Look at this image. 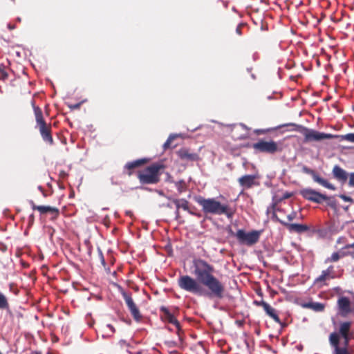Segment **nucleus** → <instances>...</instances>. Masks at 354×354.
Segmentation results:
<instances>
[{"instance_id":"f257e3e1","label":"nucleus","mask_w":354,"mask_h":354,"mask_svg":"<svg viewBox=\"0 0 354 354\" xmlns=\"http://www.w3.org/2000/svg\"><path fill=\"white\" fill-rule=\"evenodd\" d=\"M192 264L196 279L189 275H182L178 279V287L197 296L209 299L223 298L225 286L214 275V266L200 258L193 259Z\"/></svg>"},{"instance_id":"f03ea898","label":"nucleus","mask_w":354,"mask_h":354,"mask_svg":"<svg viewBox=\"0 0 354 354\" xmlns=\"http://www.w3.org/2000/svg\"><path fill=\"white\" fill-rule=\"evenodd\" d=\"M195 201L202 207L203 212L207 214L225 215L227 218H232L235 209L227 204H222L214 198H205L203 196L196 197Z\"/></svg>"},{"instance_id":"7ed1b4c3","label":"nucleus","mask_w":354,"mask_h":354,"mask_svg":"<svg viewBox=\"0 0 354 354\" xmlns=\"http://www.w3.org/2000/svg\"><path fill=\"white\" fill-rule=\"evenodd\" d=\"M165 167L163 164L156 162L153 163L145 169L138 171L137 177L140 183L142 185L157 184L160 180Z\"/></svg>"},{"instance_id":"20e7f679","label":"nucleus","mask_w":354,"mask_h":354,"mask_svg":"<svg viewBox=\"0 0 354 354\" xmlns=\"http://www.w3.org/2000/svg\"><path fill=\"white\" fill-rule=\"evenodd\" d=\"M32 108L35 117L36 128L39 130L42 140L47 144L53 145L54 140L52 136L51 123L46 122L43 111L40 107L35 106V103H32Z\"/></svg>"},{"instance_id":"39448f33","label":"nucleus","mask_w":354,"mask_h":354,"mask_svg":"<svg viewBox=\"0 0 354 354\" xmlns=\"http://www.w3.org/2000/svg\"><path fill=\"white\" fill-rule=\"evenodd\" d=\"M285 126H293L295 127V130L301 133L304 136V142H308L312 141H320L324 139H332L335 138L339 137L338 135H333L330 133H325L323 132H319L313 129H308L301 125H297L295 124H287L283 125Z\"/></svg>"},{"instance_id":"423d86ee","label":"nucleus","mask_w":354,"mask_h":354,"mask_svg":"<svg viewBox=\"0 0 354 354\" xmlns=\"http://www.w3.org/2000/svg\"><path fill=\"white\" fill-rule=\"evenodd\" d=\"M252 148L256 152L272 155L281 152L283 150L282 145L273 140L261 139L252 145Z\"/></svg>"},{"instance_id":"0eeeda50","label":"nucleus","mask_w":354,"mask_h":354,"mask_svg":"<svg viewBox=\"0 0 354 354\" xmlns=\"http://www.w3.org/2000/svg\"><path fill=\"white\" fill-rule=\"evenodd\" d=\"M260 234L259 231L254 230L246 233L245 230L240 229L236 232L235 236L241 244L251 246L259 241Z\"/></svg>"},{"instance_id":"6e6552de","label":"nucleus","mask_w":354,"mask_h":354,"mask_svg":"<svg viewBox=\"0 0 354 354\" xmlns=\"http://www.w3.org/2000/svg\"><path fill=\"white\" fill-rule=\"evenodd\" d=\"M301 196L309 201L321 204L324 201H330L331 198L326 194L317 192L311 188L303 189L300 191Z\"/></svg>"},{"instance_id":"1a4fd4ad","label":"nucleus","mask_w":354,"mask_h":354,"mask_svg":"<svg viewBox=\"0 0 354 354\" xmlns=\"http://www.w3.org/2000/svg\"><path fill=\"white\" fill-rule=\"evenodd\" d=\"M121 295L123 299H124L125 303L133 318L137 322L140 321L142 319V315L138 306L133 300L132 294L131 292H128L124 291V290H122Z\"/></svg>"},{"instance_id":"9d476101","label":"nucleus","mask_w":354,"mask_h":354,"mask_svg":"<svg viewBox=\"0 0 354 354\" xmlns=\"http://www.w3.org/2000/svg\"><path fill=\"white\" fill-rule=\"evenodd\" d=\"M301 170L304 173L310 175L313 180L322 186L330 190L335 189V187L333 184L330 183L327 180L322 178L315 170L305 165L302 167Z\"/></svg>"},{"instance_id":"9b49d317","label":"nucleus","mask_w":354,"mask_h":354,"mask_svg":"<svg viewBox=\"0 0 354 354\" xmlns=\"http://www.w3.org/2000/svg\"><path fill=\"white\" fill-rule=\"evenodd\" d=\"M338 312L342 317H346L351 312L350 299L346 297H341L337 300Z\"/></svg>"},{"instance_id":"f8f14e48","label":"nucleus","mask_w":354,"mask_h":354,"mask_svg":"<svg viewBox=\"0 0 354 354\" xmlns=\"http://www.w3.org/2000/svg\"><path fill=\"white\" fill-rule=\"evenodd\" d=\"M160 310L161 313H162V319L164 321L174 325L177 329V333L179 335V332L181 330L179 322L176 319L174 315L169 311V310L167 307L161 306Z\"/></svg>"},{"instance_id":"ddd939ff","label":"nucleus","mask_w":354,"mask_h":354,"mask_svg":"<svg viewBox=\"0 0 354 354\" xmlns=\"http://www.w3.org/2000/svg\"><path fill=\"white\" fill-rule=\"evenodd\" d=\"M257 178V176L255 175H244L238 179V182L244 189H250L259 185Z\"/></svg>"},{"instance_id":"4468645a","label":"nucleus","mask_w":354,"mask_h":354,"mask_svg":"<svg viewBox=\"0 0 354 354\" xmlns=\"http://www.w3.org/2000/svg\"><path fill=\"white\" fill-rule=\"evenodd\" d=\"M277 220L280 223L284 225L290 232L301 233L308 230V227L306 225L289 223L288 222L283 221L279 218H277Z\"/></svg>"},{"instance_id":"2eb2a0df","label":"nucleus","mask_w":354,"mask_h":354,"mask_svg":"<svg viewBox=\"0 0 354 354\" xmlns=\"http://www.w3.org/2000/svg\"><path fill=\"white\" fill-rule=\"evenodd\" d=\"M332 174L335 179L344 184L346 182L349 174L339 165H335L332 170Z\"/></svg>"},{"instance_id":"dca6fc26","label":"nucleus","mask_w":354,"mask_h":354,"mask_svg":"<svg viewBox=\"0 0 354 354\" xmlns=\"http://www.w3.org/2000/svg\"><path fill=\"white\" fill-rule=\"evenodd\" d=\"M32 209L33 210H37L41 214H44L47 212H50L54 215L53 218H56L59 214V210L57 207H53L50 206L36 205L33 201H30Z\"/></svg>"},{"instance_id":"f3484780","label":"nucleus","mask_w":354,"mask_h":354,"mask_svg":"<svg viewBox=\"0 0 354 354\" xmlns=\"http://www.w3.org/2000/svg\"><path fill=\"white\" fill-rule=\"evenodd\" d=\"M178 157L183 160L187 161H196L198 156L195 153H191L189 149L183 148L177 151Z\"/></svg>"},{"instance_id":"a211bd4d","label":"nucleus","mask_w":354,"mask_h":354,"mask_svg":"<svg viewBox=\"0 0 354 354\" xmlns=\"http://www.w3.org/2000/svg\"><path fill=\"white\" fill-rule=\"evenodd\" d=\"M147 162H148V160L147 158H141V159H138V160L132 161V162H128L124 165V169L127 170V174L128 176H130L132 175L133 170L135 168H137L141 165H143L146 164Z\"/></svg>"},{"instance_id":"6ab92c4d","label":"nucleus","mask_w":354,"mask_h":354,"mask_svg":"<svg viewBox=\"0 0 354 354\" xmlns=\"http://www.w3.org/2000/svg\"><path fill=\"white\" fill-rule=\"evenodd\" d=\"M333 279H334L333 276H330L324 270H322L321 274L317 278H315L314 281V284L317 285L319 287H322L323 286H327L328 283H326V281Z\"/></svg>"},{"instance_id":"aec40b11","label":"nucleus","mask_w":354,"mask_h":354,"mask_svg":"<svg viewBox=\"0 0 354 354\" xmlns=\"http://www.w3.org/2000/svg\"><path fill=\"white\" fill-rule=\"evenodd\" d=\"M264 306H265V307L263 308V310H265L266 315H268L270 317H271L275 322L284 326V325L281 322L279 317L278 316L276 310L274 308H273L268 304H267L266 305H264Z\"/></svg>"},{"instance_id":"412c9836","label":"nucleus","mask_w":354,"mask_h":354,"mask_svg":"<svg viewBox=\"0 0 354 354\" xmlns=\"http://www.w3.org/2000/svg\"><path fill=\"white\" fill-rule=\"evenodd\" d=\"M173 203L176 205V214L177 218L179 216L180 208H183L184 210L189 209V203L185 199H174Z\"/></svg>"},{"instance_id":"4be33fe9","label":"nucleus","mask_w":354,"mask_h":354,"mask_svg":"<svg viewBox=\"0 0 354 354\" xmlns=\"http://www.w3.org/2000/svg\"><path fill=\"white\" fill-rule=\"evenodd\" d=\"M351 328V322H344L339 324V333L341 336H345L349 335V332Z\"/></svg>"},{"instance_id":"5701e85b","label":"nucleus","mask_w":354,"mask_h":354,"mask_svg":"<svg viewBox=\"0 0 354 354\" xmlns=\"http://www.w3.org/2000/svg\"><path fill=\"white\" fill-rule=\"evenodd\" d=\"M329 342L333 349L339 346V334L333 332L329 336Z\"/></svg>"},{"instance_id":"b1692460","label":"nucleus","mask_w":354,"mask_h":354,"mask_svg":"<svg viewBox=\"0 0 354 354\" xmlns=\"http://www.w3.org/2000/svg\"><path fill=\"white\" fill-rule=\"evenodd\" d=\"M305 306L317 312L323 311L324 310V305L318 302H310L306 304Z\"/></svg>"},{"instance_id":"393cba45","label":"nucleus","mask_w":354,"mask_h":354,"mask_svg":"<svg viewBox=\"0 0 354 354\" xmlns=\"http://www.w3.org/2000/svg\"><path fill=\"white\" fill-rule=\"evenodd\" d=\"M9 303L7 297L0 292V309H8Z\"/></svg>"},{"instance_id":"a878e982","label":"nucleus","mask_w":354,"mask_h":354,"mask_svg":"<svg viewBox=\"0 0 354 354\" xmlns=\"http://www.w3.org/2000/svg\"><path fill=\"white\" fill-rule=\"evenodd\" d=\"M176 187L179 193H183L187 189V185L184 180L175 182Z\"/></svg>"},{"instance_id":"bb28decb","label":"nucleus","mask_w":354,"mask_h":354,"mask_svg":"<svg viewBox=\"0 0 354 354\" xmlns=\"http://www.w3.org/2000/svg\"><path fill=\"white\" fill-rule=\"evenodd\" d=\"M339 254L337 252H333L330 257H327L324 260V263H334L337 262L339 260Z\"/></svg>"},{"instance_id":"cd10ccee","label":"nucleus","mask_w":354,"mask_h":354,"mask_svg":"<svg viewBox=\"0 0 354 354\" xmlns=\"http://www.w3.org/2000/svg\"><path fill=\"white\" fill-rule=\"evenodd\" d=\"M337 138H341V140H345L351 142H354V133H349L346 135L339 136Z\"/></svg>"},{"instance_id":"c85d7f7f","label":"nucleus","mask_w":354,"mask_h":354,"mask_svg":"<svg viewBox=\"0 0 354 354\" xmlns=\"http://www.w3.org/2000/svg\"><path fill=\"white\" fill-rule=\"evenodd\" d=\"M333 354H350L348 350L346 347H337L334 349Z\"/></svg>"},{"instance_id":"c756f323","label":"nucleus","mask_w":354,"mask_h":354,"mask_svg":"<svg viewBox=\"0 0 354 354\" xmlns=\"http://www.w3.org/2000/svg\"><path fill=\"white\" fill-rule=\"evenodd\" d=\"M326 272L329 274L330 276H333L334 279L337 277L335 270H334V266L330 265L329 266L326 270H324Z\"/></svg>"},{"instance_id":"7c9ffc66","label":"nucleus","mask_w":354,"mask_h":354,"mask_svg":"<svg viewBox=\"0 0 354 354\" xmlns=\"http://www.w3.org/2000/svg\"><path fill=\"white\" fill-rule=\"evenodd\" d=\"M344 339V347H346L347 348L348 346V344H349V341H350V335H346L345 336H342Z\"/></svg>"},{"instance_id":"2f4dec72","label":"nucleus","mask_w":354,"mask_h":354,"mask_svg":"<svg viewBox=\"0 0 354 354\" xmlns=\"http://www.w3.org/2000/svg\"><path fill=\"white\" fill-rule=\"evenodd\" d=\"M269 131V129H255L254 131V133H256L257 135L266 134Z\"/></svg>"},{"instance_id":"473e14b6","label":"nucleus","mask_w":354,"mask_h":354,"mask_svg":"<svg viewBox=\"0 0 354 354\" xmlns=\"http://www.w3.org/2000/svg\"><path fill=\"white\" fill-rule=\"evenodd\" d=\"M348 185L350 187H354V172L349 174Z\"/></svg>"},{"instance_id":"72a5a7b5","label":"nucleus","mask_w":354,"mask_h":354,"mask_svg":"<svg viewBox=\"0 0 354 354\" xmlns=\"http://www.w3.org/2000/svg\"><path fill=\"white\" fill-rule=\"evenodd\" d=\"M343 250L344 249H342V250H341L339 251H337V252L339 254V259L343 258V257H346V256H348V255H350L351 254L350 252H345Z\"/></svg>"},{"instance_id":"f704fd0d","label":"nucleus","mask_w":354,"mask_h":354,"mask_svg":"<svg viewBox=\"0 0 354 354\" xmlns=\"http://www.w3.org/2000/svg\"><path fill=\"white\" fill-rule=\"evenodd\" d=\"M268 303L264 301L263 300L261 301H254V304L257 306H261L263 308L265 307L264 305H266Z\"/></svg>"},{"instance_id":"c9c22d12","label":"nucleus","mask_w":354,"mask_h":354,"mask_svg":"<svg viewBox=\"0 0 354 354\" xmlns=\"http://www.w3.org/2000/svg\"><path fill=\"white\" fill-rule=\"evenodd\" d=\"M339 197L346 202H351L353 203V200L351 197L342 194L339 196Z\"/></svg>"},{"instance_id":"e433bc0d","label":"nucleus","mask_w":354,"mask_h":354,"mask_svg":"<svg viewBox=\"0 0 354 354\" xmlns=\"http://www.w3.org/2000/svg\"><path fill=\"white\" fill-rule=\"evenodd\" d=\"M172 140H173V138H171V136L169 137V138L167 140V141L164 143L163 147H164L165 149H166L169 147L171 142L172 141Z\"/></svg>"},{"instance_id":"4c0bfd02","label":"nucleus","mask_w":354,"mask_h":354,"mask_svg":"<svg viewBox=\"0 0 354 354\" xmlns=\"http://www.w3.org/2000/svg\"><path fill=\"white\" fill-rule=\"evenodd\" d=\"M99 257H100V262L101 263L105 266H106V262H105V259H104V255L102 252L101 250H99Z\"/></svg>"},{"instance_id":"58836bf2","label":"nucleus","mask_w":354,"mask_h":354,"mask_svg":"<svg viewBox=\"0 0 354 354\" xmlns=\"http://www.w3.org/2000/svg\"><path fill=\"white\" fill-rule=\"evenodd\" d=\"M244 24H239L236 28V32L239 35H241L242 32H241V29L243 27Z\"/></svg>"},{"instance_id":"ea45409f","label":"nucleus","mask_w":354,"mask_h":354,"mask_svg":"<svg viewBox=\"0 0 354 354\" xmlns=\"http://www.w3.org/2000/svg\"><path fill=\"white\" fill-rule=\"evenodd\" d=\"M295 217H296V213L295 212H292L290 214L287 216V218H288V221H292L293 219L295 218Z\"/></svg>"},{"instance_id":"a19ab883","label":"nucleus","mask_w":354,"mask_h":354,"mask_svg":"<svg viewBox=\"0 0 354 354\" xmlns=\"http://www.w3.org/2000/svg\"><path fill=\"white\" fill-rule=\"evenodd\" d=\"M292 196V193L286 192V193L283 194L282 198L283 199H287V198H290Z\"/></svg>"},{"instance_id":"79ce46f5","label":"nucleus","mask_w":354,"mask_h":354,"mask_svg":"<svg viewBox=\"0 0 354 354\" xmlns=\"http://www.w3.org/2000/svg\"><path fill=\"white\" fill-rule=\"evenodd\" d=\"M0 73H2L4 78H6L8 77V74L4 71L3 66L0 65Z\"/></svg>"},{"instance_id":"37998d69","label":"nucleus","mask_w":354,"mask_h":354,"mask_svg":"<svg viewBox=\"0 0 354 354\" xmlns=\"http://www.w3.org/2000/svg\"><path fill=\"white\" fill-rule=\"evenodd\" d=\"M349 248H354V242L351 244H346L342 248V249H349Z\"/></svg>"},{"instance_id":"c03bdc74","label":"nucleus","mask_w":354,"mask_h":354,"mask_svg":"<svg viewBox=\"0 0 354 354\" xmlns=\"http://www.w3.org/2000/svg\"><path fill=\"white\" fill-rule=\"evenodd\" d=\"M248 138V134L245 133V134L241 135L237 138L239 140H245V139H247Z\"/></svg>"},{"instance_id":"a18cd8bd","label":"nucleus","mask_w":354,"mask_h":354,"mask_svg":"<svg viewBox=\"0 0 354 354\" xmlns=\"http://www.w3.org/2000/svg\"><path fill=\"white\" fill-rule=\"evenodd\" d=\"M345 239H345V237H343V236H342V237H339V238L337 239V243H339H339H344V240H345Z\"/></svg>"},{"instance_id":"49530a36","label":"nucleus","mask_w":354,"mask_h":354,"mask_svg":"<svg viewBox=\"0 0 354 354\" xmlns=\"http://www.w3.org/2000/svg\"><path fill=\"white\" fill-rule=\"evenodd\" d=\"M240 127H241L242 129H245V130H247V131H248V130H249V128H248V127H247V126H246V125H245L244 124H240Z\"/></svg>"},{"instance_id":"de8ad7c7","label":"nucleus","mask_w":354,"mask_h":354,"mask_svg":"<svg viewBox=\"0 0 354 354\" xmlns=\"http://www.w3.org/2000/svg\"><path fill=\"white\" fill-rule=\"evenodd\" d=\"M8 28H9L10 30H13V29L15 28V26H14V25L10 24H9L8 25Z\"/></svg>"},{"instance_id":"09e8293b","label":"nucleus","mask_w":354,"mask_h":354,"mask_svg":"<svg viewBox=\"0 0 354 354\" xmlns=\"http://www.w3.org/2000/svg\"><path fill=\"white\" fill-rule=\"evenodd\" d=\"M328 204V205H330V207H334V206L335 205V202H329Z\"/></svg>"},{"instance_id":"8fccbe9b","label":"nucleus","mask_w":354,"mask_h":354,"mask_svg":"<svg viewBox=\"0 0 354 354\" xmlns=\"http://www.w3.org/2000/svg\"><path fill=\"white\" fill-rule=\"evenodd\" d=\"M73 109H77L80 107V104H75L73 105V106H71Z\"/></svg>"},{"instance_id":"3c124183","label":"nucleus","mask_w":354,"mask_h":354,"mask_svg":"<svg viewBox=\"0 0 354 354\" xmlns=\"http://www.w3.org/2000/svg\"><path fill=\"white\" fill-rule=\"evenodd\" d=\"M65 175H66V174H65V172H64V171H62L60 172V176H65Z\"/></svg>"}]
</instances>
